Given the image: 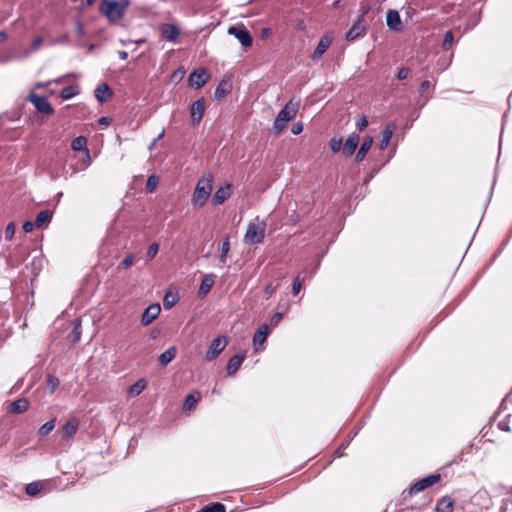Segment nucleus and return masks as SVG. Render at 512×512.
<instances>
[{"label":"nucleus","mask_w":512,"mask_h":512,"mask_svg":"<svg viewBox=\"0 0 512 512\" xmlns=\"http://www.w3.org/2000/svg\"><path fill=\"white\" fill-rule=\"evenodd\" d=\"M367 31V25L365 21L356 19L351 28L347 31L345 39L347 41H354L358 37L364 36Z\"/></svg>","instance_id":"nucleus-11"},{"label":"nucleus","mask_w":512,"mask_h":512,"mask_svg":"<svg viewBox=\"0 0 512 512\" xmlns=\"http://www.w3.org/2000/svg\"><path fill=\"white\" fill-rule=\"evenodd\" d=\"M225 86H226V83H220L216 87L215 92H214V98L216 100H220V99L224 98L229 93V90Z\"/></svg>","instance_id":"nucleus-39"},{"label":"nucleus","mask_w":512,"mask_h":512,"mask_svg":"<svg viewBox=\"0 0 512 512\" xmlns=\"http://www.w3.org/2000/svg\"><path fill=\"white\" fill-rule=\"evenodd\" d=\"M212 191V176H202L195 187L192 195V204L195 207H203Z\"/></svg>","instance_id":"nucleus-3"},{"label":"nucleus","mask_w":512,"mask_h":512,"mask_svg":"<svg viewBox=\"0 0 512 512\" xmlns=\"http://www.w3.org/2000/svg\"><path fill=\"white\" fill-rule=\"evenodd\" d=\"M301 288H302L301 280H300V277L297 276L294 279L293 284H292L293 295H297L300 292Z\"/></svg>","instance_id":"nucleus-50"},{"label":"nucleus","mask_w":512,"mask_h":512,"mask_svg":"<svg viewBox=\"0 0 512 512\" xmlns=\"http://www.w3.org/2000/svg\"><path fill=\"white\" fill-rule=\"evenodd\" d=\"M512 402V390L510 391V393L508 395H506V397L503 399L502 403H501V407H503L505 405L506 402Z\"/></svg>","instance_id":"nucleus-60"},{"label":"nucleus","mask_w":512,"mask_h":512,"mask_svg":"<svg viewBox=\"0 0 512 512\" xmlns=\"http://www.w3.org/2000/svg\"><path fill=\"white\" fill-rule=\"evenodd\" d=\"M53 217V212L51 210H42L38 213L35 220L36 227H41L45 224L50 223Z\"/></svg>","instance_id":"nucleus-29"},{"label":"nucleus","mask_w":512,"mask_h":512,"mask_svg":"<svg viewBox=\"0 0 512 512\" xmlns=\"http://www.w3.org/2000/svg\"><path fill=\"white\" fill-rule=\"evenodd\" d=\"M205 107L206 103L204 98L197 99L190 106V117L193 126H198L201 122L205 112Z\"/></svg>","instance_id":"nucleus-9"},{"label":"nucleus","mask_w":512,"mask_h":512,"mask_svg":"<svg viewBox=\"0 0 512 512\" xmlns=\"http://www.w3.org/2000/svg\"><path fill=\"white\" fill-rule=\"evenodd\" d=\"M111 122V119L109 117H101L99 120H98V124L99 125H109Z\"/></svg>","instance_id":"nucleus-59"},{"label":"nucleus","mask_w":512,"mask_h":512,"mask_svg":"<svg viewBox=\"0 0 512 512\" xmlns=\"http://www.w3.org/2000/svg\"><path fill=\"white\" fill-rule=\"evenodd\" d=\"M229 249H230V242H229V239L226 238L223 241L222 246H221V253L219 256L220 262H222V263L226 262V257H227V253L229 252Z\"/></svg>","instance_id":"nucleus-42"},{"label":"nucleus","mask_w":512,"mask_h":512,"mask_svg":"<svg viewBox=\"0 0 512 512\" xmlns=\"http://www.w3.org/2000/svg\"><path fill=\"white\" fill-rule=\"evenodd\" d=\"M70 43V36L67 33L62 34L57 39L53 41V44H69Z\"/></svg>","instance_id":"nucleus-51"},{"label":"nucleus","mask_w":512,"mask_h":512,"mask_svg":"<svg viewBox=\"0 0 512 512\" xmlns=\"http://www.w3.org/2000/svg\"><path fill=\"white\" fill-rule=\"evenodd\" d=\"M368 125V120L365 116L360 117L357 122L356 126L360 131H363Z\"/></svg>","instance_id":"nucleus-52"},{"label":"nucleus","mask_w":512,"mask_h":512,"mask_svg":"<svg viewBox=\"0 0 512 512\" xmlns=\"http://www.w3.org/2000/svg\"><path fill=\"white\" fill-rule=\"evenodd\" d=\"M29 401L26 398H19L12 402L9 406V412L13 414H21L28 410Z\"/></svg>","instance_id":"nucleus-24"},{"label":"nucleus","mask_w":512,"mask_h":512,"mask_svg":"<svg viewBox=\"0 0 512 512\" xmlns=\"http://www.w3.org/2000/svg\"><path fill=\"white\" fill-rule=\"evenodd\" d=\"M299 105V101L294 102L293 99H291L279 111L273 124V129L276 134H280L286 127V124L296 116Z\"/></svg>","instance_id":"nucleus-2"},{"label":"nucleus","mask_w":512,"mask_h":512,"mask_svg":"<svg viewBox=\"0 0 512 512\" xmlns=\"http://www.w3.org/2000/svg\"><path fill=\"white\" fill-rule=\"evenodd\" d=\"M278 286L273 285L272 283H268L264 288V294L266 298H270L277 291Z\"/></svg>","instance_id":"nucleus-47"},{"label":"nucleus","mask_w":512,"mask_h":512,"mask_svg":"<svg viewBox=\"0 0 512 512\" xmlns=\"http://www.w3.org/2000/svg\"><path fill=\"white\" fill-rule=\"evenodd\" d=\"M440 480L439 474H432L429 476H426L422 478L421 480L414 483L408 490V495L412 496L414 494H417L424 489L432 486L433 484L437 483Z\"/></svg>","instance_id":"nucleus-8"},{"label":"nucleus","mask_w":512,"mask_h":512,"mask_svg":"<svg viewBox=\"0 0 512 512\" xmlns=\"http://www.w3.org/2000/svg\"><path fill=\"white\" fill-rule=\"evenodd\" d=\"M372 143H373V138L371 136H366L363 139V141H362V143L360 145V148L357 151L356 156H355V161L356 162L363 161V159L365 158L367 152L370 150Z\"/></svg>","instance_id":"nucleus-23"},{"label":"nucleus","mask_w":512,"mask_h":512,"mask_svg":"<svg viewBox=\"0 0 512 512\" xmlns=\"http://www.w3.org/2000/svg\"><path fill=\"white\" fill-rule=\"evenodd\" d=\"M225 510V506L217 502L203 507L200 512H225Z\"/></svg>","instance_id":"nucleus-37"},{"label":"nucleus","mask_w":512,"mask_h":512,"mask_svg":"<svg viewBox=\"0 0 512 512\" xmlns=\"http://www.w3.org/2000/svg\"><path fill=\"white\" fill-rule=\"evenodd\" d=\"M158 251H159L158 243H156V242L152 243L148 247L147 254H146L148 260H152L157 255Z\"/></svg>","instance_id":"nucleus-45"},{"label":"nucleus","mask_w":512,"mask_h":512,"mask_svg":"<svg viewBox=\"0 0 512 512\" xmlns=\"http://www.w3.org/2000/svg\"><path fill=\"white\" fill-rule=\"evenodd\" d=\"M245 359V353L232 356L227 363V375L234 376Z\"/></svg>","instance_id":"nucleus-15"},{"label":"nucleus","mask_w":512,"mask_h":512,"mask_svg":"<svg viewBox=\"0 0 512 512\" xmlns=\"http://www.w3.org/2000/svg\"><path fill=\"white\" fill-rule=\"evenodd\" d=\"M214 283H215V275L206 274L201 281V284L199 287V295L205 296L206 294H208L209 291L211 290V288L213 287Z\"/></svg>","instance_id":"nucleus-25"},{"label":"nucleus","mask_w":512,"mask_h":512,"mask_svg":"<svg viewBox=\"0 0 512 512\" xmlns=\"http://www.w3.org/2000/svg\"><path fill=\"white\" fill-rule=\"evenodd\" d=\"M429 87H430V81H428V80L422 81V83L420 84V87H419V93L424 94Z\"/></svg>","instance_id":"nucleus-57"},{"label":"nucleus","mask_w":512,"mask_h":512,"mask_svg":"<svg viewBox=\"0 0 512 512\" xmlns=\"http://www.w3.org/2000/svg\"><path fill=\"white\" fill-rule=\"evenodd\" d=\"M209 77L205 69H196L189 75L188 81L191 87L199 89L207 83Z\"/></svg>","instance_id":"nucleus-10"},{"label":"nucleus","mask_w":512,"mask_h":512,"mask_svg":"<svg viewBox=\"0 0 512 512\" xmlns=\"http://www.w3.org/2000/svg\"><path fill=\"white\" fill-rule=\"evenodd\" d=\"M283 316L284 314L281 312H276L273 314V316L270 318V325L276 327L283 319Z\"/></svg>","instance_id":"nucleus-49"},{"label":"nucleus","mask_w":512,"mask_h":512,"mask_svg":"<svg viewBox=\"0 0 512 512\" xmlns=\"http://www.w3.org/2000/svg\"><path fill=\"white\" fill-rule=\"evenodd\" d=\"M408 75H409V69L403 67L398 70L396 77L399 80H404L408 77Z\"/></svg>","instance_id":"nucleus-53"},{"label":"nucleus","mask_w":512,"mask_h":512,"mask_svg":"<svg viewBox=\"0 0 512 512\" xmlns=\"http://www.w3.org/2000/svg\"><path fill=\"white\" fill-rule=\"evenodd\" d=\"M87 138L84 136H78L76 137L72 143L71 148L75 151L85 150L87 156L89 157V151L87 149Z\"/></svg>","instance_id":"nucleus-30"},{"label":"nucleus","mask_w":512,"mask_h":512,"mask_svg":"<svg viewBox=\"0 0 512 512\" xmlns=\"http://www.w3.org/2000/svg\"><path fill=\"white\" fill-rule=\"evenodd\" d=\"M342 451H343V450L341 449V447H339V448L335 451V455H336L337 457H341V456H343V452H342Z\"/></svg>","instance_id":"nucleus-64"},{"label":"nucleus","mask_w":512,"mask_h":512,"mask_svg":"<svg viewBox=\"0 0 512 512\" xmlns=\"http://www.w3.org/2000/svg\"><path fill=\"white\" fill-rule=\"evenodd\" d=\"M453 40H454V36H453L452 31H447L444 35V39H443V43H442L443 49L448 50L451 47Z\"/></svg>","instance_id":"nucleus-44"},{"label":"nucleus","mask_w":512,"mask_h":512,"mask_svg":"<svg viewBox=\"0 0 512 512\" xmlns=\"http://www.w3.org/2000/svg\"><path fill=\"white\" fill-rule=\"evenodd\" d=\"M394 128H395L394 124H387L385 126V128L382 130V133H381L382 138L380 141V149L381 150H384L388 146V144L393 136Z\"/></svg>","instance_id":"nucleus-27"},{"label":"nucleus","mask_w":512,"mask_h":512,"mask_svg":"<svg viewBox=\"0 0 512 512\" xmlns=\"http://www.w3.org/2000/svg\"><path fill=\"white\" fill-rule=\"evenodd\" d=\"M436 512H453V501L450 498L441 499L437 503Z\"/></svg>","instance_id":"nucleus-32"},{"label":"nucleus","mask_w":512,"mask_h":512,"mask_svg":"<svg viewBox=\"0 0 512 512\" xmlns=\"http://www.w3.org/2000/svg\"><path fill=\"white\" fill-rule=\"evenodd\" d=\"M46 384L49 391L53 393L58 388L60 382L56 376L49 374L46 378Z\"/></svg>","instance_id":"nucleus-36"},{"label":"nucleus","mask_w":512,"mask_h":512,"mask_svg":"<svg viewBox=\"0 0 512 512\" xmlns=\"http://www.w3.org/2000/svg\"><path fill=\"white\" fill-rule=\"evenodd\" d=\"M386 24L393 31L401 30V19L397 10H389L386 15Z\"/></svg>","instance_id":"nucleus-17"},{"label":"nucleus","mask_w":512,"mask_h":512,"mask_svg":"<svg viewBox=\"0 0 512 512\" xmlns=\"http://www.w3.org/2000/svg\"><path fill=\"white\" fill-rule=\"evenodd\" d=\"M228 34L238 39L241 45L248 48L252 45L253 39L249 31L244 27L231 26L228 28Z\"/></svg>","instance_id":"nucleus-7"},{"label":"nucleus","mask_w":512,"mask_h":512,"mask_svg":"<svg viewBox=\"0 0 512 512\" xmlns=\"http://www.w3.org/2000/svg\"><path fill=\"white\" fill-rule=\"evenodd\" d=\"M302 130H303V124L301 122H297L292 125L291 132L294 135L300 134L302 132Z\"/></svg>","instance_id":"nucleus-54"},{"label":"nucleus","mask_w":512,"mask_h":512,"mask_svg":"<svg viewBox=\"0 0 512 512\" xmlns=\"http://www.w3.org/2000/svg\"><path fill=\"white\" fill-rule=\"evenodd\" d=\"M15 234V225L13 222L7 224L5 228V238L11 240Z\"/></svg>","instance_id":"nucleus-46"},{"label":"nucleus","mask_w":512,"mask_h":512,"mask_svg":"<svg viewBox=\"0 0 512 512\" xmlns=\"http://www.w3.org/2000/svg\"><path fill=\"white\" fill-rule=\"evenodd\" d=\"M75 45H76L77 47H80V48H82V47H86V46H87V44H86V42H85L84 38H80V37H78V39L75 41Z\"/></svg>","instance_id":"nucleus-58"},{"label":"nucleus","mask_w":512,"mask_h":512,"mask_svg":"<svg viewBox=\"0 0 512 512\" xmlns=\"http://www.w3.org/2000/svg\"><path fill=\"white\" fill-rule=\"evenodd\" d=\"M118 56L121 60H126L128 58V53L124 50L118 51Z\"/></svg>","instance_id":"nucleus-61"},{"label":"nucleus","mask_w":512,"mask_h":512,"mask_svg":"<svg viewBox=\"0 0 512 512\" xmlns=\"http://www.w3.org/2000/svg\"><path fill=\"white\" fill-rule=\"evenodd\" d=\"M42 488H43V485L40 482L35 481V482H31L26 485L25 492L29 496H35L42 490Z\"/></svg>","instance_id":"nucleus-34"},{"label":"nucleus","mask_w":512,"mask_h":512,"mask_svg":"<svg viewBox=\"0 0 512 512\" xmlns=\"http://www.w3.org/2000/svg\"><path fill=\"white\" fill-rule=\"evenodd\" d=\"M160 312H161V307L158 303H153V304L149 305L142 313L141 324L144 326L149 325L158 317Z\"/></svg>","instance_id":"nucleus-12"},{"label":"nucleus","mask_w":512,"mask_h":512,"mask_svg":"<svg viewBox=\"0 0 512 512\" xmlns=\"http://www.w3.org/2000/svg\"><path fill=\"white\" fill-rule=\"evenodd\" d=\"M81 333V320L77 318L74 320L72 331L68 335L69 341L72 343H77L81 339Z\"/></svg>","instance_id":"nucleus-28"},{"label":"nucleus","mask_w":512,"mask_h":512,"mask_svg":"<svg viewBox=\"0 0 512 512\" xmlns=\"http://www.w3.org/2000/svg\"><path fill=\"white\" fill-rule=\"evenodd\" d=\"M359 143V136L356 133H352L348 136L346 139L344 146H343V152L346 156H351Z\"/></svg>","instance_id":"nucleus-21"},{"label":"nucleus","mask_w":512,"mask_h":512,"mask_svg":"<svg viewBox=\"0 0 512 512\" xmlns=\"http://www.w3.org/2000/svg\"><path fill=\"white\" fill-rule=\"evenodd\" d=\"M28 100L34 105L36 110L45 115H50L54 112L53 107L50 102L43 96L37 95L35 93H30L28 96Z\"/></svg>","instance_id":"nucleus-6"},{"label":"nucleus","mask_w":512,"mask_h":512,"mask_svg":"<svg viewBox=\"0 0 512 512\" xmlns=\"http://www.w3.org/2000/svg\"><path fill=\"white\" fill-rule=\"evenodd\" d=\"M55 419H51L47 422H45L39 429H38V436L40 438L46 437L54 428H55Z\"/></svg>","instance_id":"nucleus-33"},{"label":"nucleus","mask_w":512,"mask_h":512,"mask_svg":"<svg viewBox=\"0 0 512 512\" xmlns=\"http://www.w3.org/2000/svg\"><path fill=\"white\" fill-rule=\"evenodd\" d=\"M231 187V184H227L225 187H219L213 196V203L215 205L224 203L231 195Z\"/></svg>","instance_id":"nucleus-18"},{"label":"nucleus","mask_w":512,"mask_h":512,"mask_svg":"<svg viewBox=\"0 0 512 512\" xmlns=\"http://www.w3.org/2000/svg\"><path fill=\"white\" fill-rule=\"evenodd\" d=\"M160 32L161 36L170 42H175L180 35L179 28L176 25L169 23L163 24L160 28Z\"/></svg>","instance_id":"nucleus-14"},{"label":"nucleus","mask_w":512,"mask_h":512,"mask_svg":"<svg viewBox=\"0 0 512 512\" xmlns=\"http://www.w3.org/2000/svg\"><path fill=\"white\" fill-rule=\"evenodd\" d=\"M147 383L144 379H139L129 387L128 393L130 396H138L146 387Z\"/></svg>","instance_id":"nucleus-31"},{"label":"nucleus","mask_w":512,"mask_h":512,"mask_svg":"<svg viewBox=\"0 0 512 512\" xmlns=\"http://www.w3.org/2000/svg\"><path fill=\"white\" fill-rule=\"evenodd\" d=\"M78 93L77 88L74 86H66L60 92V97L63 100H69Z\"/></svg>","instance_id":"nucleus-35"},{"label":"nucleus","mask_w":512,"mask_h":512,"mask_svg":"<svg viewBox=\"0 0 512 512\" xmlns=\"http://www.w3.org/2000/svg\"><path fill=\"white\" fill-rule=\"evenodd\" d=\"M42 43L43 39L41 37H36L31 44L32 51H37L41 47Z\"/></svg>","instance_id":"nucleus-55"},{"label":"nucleus","mask_w":512,"mask_h":512,"mask_svg":"<svg viewBox=\"0 0 512 512\" xmlns=\"http://www.w3.org/2000/svg\"><path fill=\"white\" fill-rule=\"evenodd\" d=\"M7 39V34L4 31H0V42H3Z\"/></svg>","instance_id":"nucleus-62"},{"label":"nucleus","mask_w":512,"mask_h":512,"mask_svg":"<svg viewBox=\"0 0 512 512\" xmlns=\"http://www.w3.org/2000/svg\"><path fill=\"white\" fill-rule=\"evenodd\" d=\"M79 421L77 418H70L63 426H62V434L65 438H72L78 429Z\"/></svg>","instance_id":"nucleus-20"},{"label":"nucleus","mask_w":512,"mask_h":512,"mask_svg":"<svg viewBox=\"0 0 512 512\" xmlns=\"http://www.w3.org/2000/svg\"><path fill=\"white\" fill-rule=\"evenodd\" d=\"M332 41H333L332 36L324 35L323 37H321V39L319 40V42L312 54V59L314 61L319 60L323 56V54L327 51V49L330 47Z\"/></svg>","instance_id":"nucleus-13"},{"label":"nucleus","mask_w":512,"mask_h":512,"mask_svg":"<svg viewBox=\"0 0 512 512\" xmlns=\"http://www.w3.org/2000/svg\"><path fill=\"white\" fill-rule=\"evenodd\" d=\"M371 10V5L367 1H362L360 3V9H359V15L356 19L364 21L365 16L369 13Z\"/></svg>","instance_id":"nucleus-40"},{"label":"nucleus","mask_w":512,"mask_h":512,"mask_svg":"<svg viewBox=\"0 0 512 512\" xmlns=\"http://www.w3.org/2000/svg\"><path fill=\"white\" fill-rule=\"evenodd\" d=\"M269 333V328L267 324H263L259 327V329L255 332L253 336V346L255 351H259L260 347L266 340Z\"/></svg>","instance_id":"nucleus-16"},{"label":"nucleus","mask_w":512,"mask_h":512,"mask_svg":"<svg viewBox=\"0 0 512 512\" xmlns=\"http://www.w3.org/2000/svg\"><path fill=\"white\" fill-rule=\"evenodd\" d=\"M158 185V177L155 174H152L148 177L146 182V191L148 193H152L155 191Z\"/></svg>","instance_id":"nucleus-38"},{"label":"nucleus","mask_w":512,"mask_h":512,"mask_svg":"<svg viewBox=\"0 0 512 512\" xmlns=\"http://www.w3.org/2000/svg\"><path fill=\"white\" fill-rule=\"evenodd\" d=\"M201 398V394L199 391H193L192 393H189L186 395L184 403H183V410L184 411H192L195 409L197 403L199 402Z\"/></svg>","instance_id":"nucleus-22"},{"label":"nucleus","mask_w":512,"mask_h":512,"mask_svg":"<svg viewBox=\"0 0 512 512\" xmlns=\"http://www.w3.org/2000/svg\"><path fill=\"white\" fill-rule=\"evenodd\" d=\"M95 98L100 102L104 103L112 97L113 93L110 87L106 83L98 85L94 91Z\"/></svg>","instance_id":"nucleus-19"},{"label":"nucleus","mask_w":512,"mask_h":512,"mask_svg":"<svg viewBox=\"0 0 512 512\" xmlns=\"http://www.w3.org/2000/svg\"><path fill=\"white\" fill-rule=\"evenodd\" d=\"M499 428L502 430H505V431H509V427L506 424H504L503 422L499 423Z\"/></svg>","instance_id":"nucleus-63"},{"label":"nucleus","mask_w":512,"mask_h":512,"mask_svg":"<svg viewBox=\"0 0 512 512\" xmlns=\"http://www.w3.org/2000/svg\"><path fill=\"white\" fill-rule=\"evenodd\" d=\"M266 224L263 221L249 222L247 225L244 241L246 244L253 245L262 243L265 236Z\"/></svg>","instance_id":"nucleus-4"},{"label":"nucleus","mask_w":512,"mask_h":512,"mask_svg":"<svg viewBox=\"0 0 512 512\" xmlns=\"http://www.w3.org/2000/svg\"><path fill=\"white\" fill-rule=\"evenodd\" d=\"M176 354L177 348L171 346L159 355L158 360L162 366H166L176 357Z\"/></svg>","instance_id":"nucleus-26"},{"label":"nucleus","mask_w":512,"mask_h":512,"mask_svg":"<svg viewBox=\"0 0 512 512\" xmlns=\"http://www.w3.org/2000/svg\"><path fill=\"white\" fill-rule=\"evenodd\" d=\"M34 227H36V225L35 222L32 221H25L22 225V228L26 233L31 232L34 229Z\"/></svg>","instance_id":"nucleus-56"},{"label":"nucleus","mask_w":512,"mask_h":512,"mask_svg":"<svg viewBox=\"0 0 512 512\" xmlns=\"http://www.w3.org/2000/svg\"><path fill=\"white\" fill-rule=\"evenodd\" d=\"M128 6L129 2L127 0H104L99 9L110 22H115L123 17Z\"/></svg>","instance_id":"nucleus-1"},{"label":"nucleus","mask_w":512,"mask_h":512,"mask_svg":"<svg viewBox=\"0 0 512 512\" xmlns=\"http://www.w3.org/2000/svg\"><path fill=\"white\" fill-rule=\"evenodd\" d=\"M135 262V256L134 254L127 255L122 262L118 265L117 270L120 271L121 269L129 268L133 263Z\"/></svg>","instance_id":"nucleus-41"},{"label":"nucleus","mask_w":512,"mask_h":512,"mask_svg":"<svg viewBox=\"0 0 512 512\" xmlns=\"http://www.w3.org/2000/svg\"><path fill=\"white\" fill-rule=\"evenodd\" d=\"M226 345V336H218L214 338L205 352V360L208 362L214 360L225 349Z\"/></svg>","instance_id":"nucleus-5"},{"label":"nucleus","mask_w":512,"mask_h":512,"mask_svg":"<svg viewBox=\"0 0 512 512\" xmlns=\"http://www.w3.org/2000/svg\"><path fill=\"white\" fill-rule=\"evenodd\" d=\"M75 32L77 34V37H80V38H84L86 35L84 26L79 20L75 21Z\"/></svg>","instance_id":"nucleus-48"},{"label":"nucleus","mask_w":512,"mask_h":512,"mask_svg":"<svg viewBox=\"0 0 512 512\" xmlns=\"http://www.w3.org/2000/svg\"><path fill=\"white\" fill-rule=\"evenodd\" d=\"M342 138L341 137H332L329 142V146L332 152H338L342 147Z\"/></svg>","instance_id":"nucleus-43"}]
</instances>
